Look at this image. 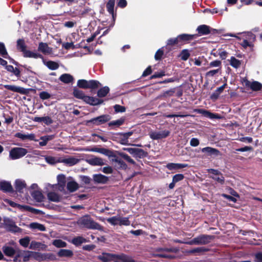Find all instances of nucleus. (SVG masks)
<instances>
[{
  "label": "nucleus",
  "instance_id": "obj_47",
  "mask_svg": "<svg viewBox=\"0 0 262 262\" xmlns=\"http://www.w3.org/2000/svg\"><path fill=\"white\" fill-rule=\"evenodd\" d=\"M0 188L1 189L6 191H10L12 189L11 184L7 182H2L0 183Z\"/></svg>",
  "mask_w": 262,
  "mask_h": 262
},
{
  "label": "nucleus",
  "instance_id": "obj_3",
  "mask_svg": "<svg viewBox=\"0 0 262 262\" xmlns=\"http://www.w3.org/2000/svg\"><path fill=\"white\" fill-rule=\"evenodd\" d=\"M73 95L78 99L83 100L86 103L91 105H96L98 104V100L93 97L85 95L84 92L77 89H74Z\"/></svg>",
  "mask_w": 262,
  "mask_h": 262
},
{
  "label": "nucleus",
  "instance_id": "obj_29",
  "mask_svg": "<svg viewBox=\"0 0 262 262\" xmlns=\"http://www.w3.org/2000/svg\"><path fill=\"white\" fill-rule=\"evenodd\" d=\"M46 248V246L39 242L32 241L29 246V248L33 250L43 249Z\"/></svg>",
  "mask_w": 262,
  "mask_h": 262
},
{
  "label": "nucleus",
  "instance_id": "obj_57",
  "mask_svg": "<svg viewBox=\"0 0 262 262\" xmlns=\"http://www.w3.org/2000/svg\"><path fill=\"white\" fill-rule=\"evenodd\" d=\"M184 178V176L182 174H177L173 176L172 178V180L173 181V182H175L176 183L182 181Z\"/></svg>",
  "mask_w": 262,
  "mask_h": 262
},
{
  "label": "nucleus",
  "instance_id": "obj_31",
  "mask_svg": "<svg viewBox=\"0 0 262 262\" xmlns=\"http://www.w3.org/2000/svg\"><path fill=\"white\" fill-rule=\"evenodd\" d=\"M93 179L97 183H105L107 181L108 178L101 174H96L93 176Z\"/></svg>",
  "mask_w": 262,
  "mask_h": 262
},
{
  "label": "nucleus",
  "instance_id": "obj_58",
  "mask_svg": "<svg viewBox=\"0 0 262 262\" xmlns=\"http://www.w3.org/2000/svg\"><path fill=\"white\" fill-rule=\"evenodd\" d=\"M40 98L42 100L48 99L51 97V95L47 92H42L39 94Z\"/></svg>",
  "mask_w": 262,
  "mask_h": 262
},
{
  "label": "nucleus",
  "instance_id": "obj_37",
  "mask_svg": "<svg viewBox=\"0 0 262 262\" xmlns=\"http://www.w3.org/2000/svg\"><path fill=\"white\" fill-rule=\"evenodd\" d=\"M115 0H109L106 4V9L107 11L112 15L113 18H114V6Z\"/></svg>",
  "mask_w": 262,
  "mask_h": 262
},
{
  "label": "nucleus",
  "instance_id": "obj_52",
  "mask_svg": "<svg viewBox=\"0 0 262 262\" xmlns=\"http://www.w3.org/2000/svg\"><path fill=\"white\" fill-rule=\"evenodd\" d=\"M23 252H24V250H18L16 252L15 256L14 258V262H20L21 258L23 259V255H24Z\"/></svg>",
  "mask_w": 262,
  "mask_h": 262
},
{
  "label": "nucleus",
  "instance_id": "obj_62",
  "mask_svg": "<svg viewBox=\"0 0 262 262\" xmlns=\"http://www.w3.org/2000/svg\"><path fill=\"white\" fill-rule=\"evenodd\" d=\"M163 55V51L161 49H159L155 54V59L158 60L161 58L162 55Z\"/></svg>",
  "mask_w": 262,
  "mask_h": 262
},
{
  "label": "nucleus",
  "instance_id": "obj_51",
  "mask_svg": "<svg viewBox=\"0 0 262 262\" xmlns=\"http://www.w3.org/2000/svg\"><path fill=\"white\" fill-rule=\"evenodd\" d=\"M24 255H23L22 260L24 262H27L32 258V251H25L23 252Z\"/></svg>",
  "mask_w": 262,
  "mask_h": 262
},
{
  "label": "nucleus",
  "instance_id": "obj_42",
  "mask_svg": "<svg viewBox=\"0 0 262 262\" xmlns=\"http://www.w3.org/2000/svg\"><path fill=\"white\" fill-rule=\"evenodd\" d=\"M79 161V159L74 157H71L63 160V162L70 166L75 165L78 163Z\"/></svg>",
  "mask_w": 262,
  "mask_h": 262
},
{
  "label": "nucleus",
  "instance_id": "obj_26",
  "mask_svg": "<svg viewBox=\"0 0 262 262\" xmlns=\"http://www.w3.org/2000/svg\"><path fill=\"white\" fill-rule=\"evenodd\" d=\"M26 184L25 181L22 180H16L15 181V189L20 192H23L26 189Z\"/></svg>",
  "mask_w": 262,
  "mask_h": 262
},
{
  "label": "nucleus",
  "instance_id": "obj_10",
  "mask_svg": "<svg viewBox=\"0 0 262 262\" xmlns=\"http://www.w3.org/2000/svg\"><path fill=\"white\" fill-rule=\"evenodd\" d=\"M170 132L167 130H164L162 131H152L149 133V136L150 138L153 140H159L165 138L169 135Z\"/></svg>",
  "mask_w": 262,
  "mask_h": 262
},
{
  "label": "nucleus",
  "instance_id": "obj_36",
  "mask_svg": "<svg viewBox=\"0 0 262 262\" xmlns=\"http://www.w3.org/2000/svg\"><path fill=\"white\" fill-rule=\"evenodd\" d=\"M57 255L59 257H71L73 255V253L72 251L68 249H61L60 250Z\"/></svg>",
  "mask_w": 262,
  "mask_h": 262
},
{
  "label": "nucleus",
  "instance_id": "obj_38",
  "mask_svg": "<svg viewBox=\"0 0 262 262\" xmlns=\"http://www.w3.org/2000/svg\"><path fill=\"white\" fill-rule=\"evenodd\" d=\"M202 151L204 153H207L209 155H218L219 152L217 149L210 147H206L202 148Z\"/></svg>",
  "mask_w": 262,
  "mask_h": 262
},
{
  "label": "nucleus",
  "instance_id": "obj_50",
  "mask_svg": "<svg viewBox=\"0 0 262 262\" xmlns=\"http://www.w3.org/2000/svg\"><path fill=\"white\" fill-rule=\"evenodd\" d=\"M17 47L18 49L24 53L26 50V47L24 40L20 39H18L17 41Z\"/></svg>",
  "mask_w": 262,
  "mask_h": 262
},
{
  "label": "nucleus",
  "instance_id": "obj_53",
  "mask_svg": "<svg viewBox=\"0 0 262 262\" xmlns=\"http://www.w3.org/2000/svg\"><path fill=\"white\" fill-rule=\"evenodd\" d=\"M124 121V119L123 118H120L117 120H114L108 123L109 126H119L121 125Z\"/></svg>",
  "mask_w": 262,
  "mask_h": 262
},
{
  "label": "nucleus",
  "instance_id": "obj_30",
  "mask_svg": "<svg viewBox=\"0 0 262 262\" xmlns=\"http://www.w3.org/2000/svg\"><path fill=\"white\" fill-rule=\"evenodd\" d=\"M194 35L183 34L178 36L179 42H183L191 40L194 38Z\"/></svg>",
  "mask_w": 262,
  "mask_h": 262
},
{
  "label": "nucleus",
  "instance_id": "obj_18",
  "mask_svg": "<svg viewBox=\"0 0 262 262\" xmlns=\"http://www.w3.org/2000/svg\"><path fill=\"white\" fill-rule=\"evenodd\" d=\"M58 183L54 184L53 185H57L58 190L60 191L64 190V187L66 185V177L63 174H59L57 176Z\"/></svg>",
  "mask_w": 262,
  "mask_h": 262
},
{
  "label": "nucleus",
  "instance_id": "obj_34",
  "mask_svg": "<svg viewBox=\"0 0 262 262\" xmlns=\"http://www.w3.org/2000/svg\"><path fill=\"white\" fill-rule=\"evenodd\" d=\"M73 77L69 74H62L59 77V80L64 83H69L73 81Z\"/></svg>",
  "mask_w": 262,
  "mask_h": 262
},
{
  "label": "nucleus",
  "instance_id": "obj_24",
  "mask_svg": "<svg viewBox=\"0 0 262 262\" xmlns=\"http://www.w3.org/2000/svg\"><path fill=\"white\" fill-rule=\"evenodd\" d=\"M15 136L23 140L28 139L30 140L36 141V140L35 139V135L33 134H25L21 133H17L15 134Z\"/></svg>",
  "mask_w": 262,
  "mask_h": 262
},
{
  "label": "nucleus",
  "instance_id": "obj_27",
  "mask_svg": "<svg viewBox=\"0 0 262 262\" xmlns=\"http://www.w3.org/2000/svg\"><path fill=\"white\" fill-rule=\"evenodd\" d=\"M2 249L4 254L7 256L12 257L16 253V251L13 248L8 246H4Z\"/></svg>",
  "mask_w": 262,
  "mask_h": 262
},
{
  "label": "nucleus",
  "instance_id": "obj_33",
  "mask_svg": "<svg viewBox=\"0 0 262 262\" xmlns=\"http://www.w3.org/2000/svg\"><path fill=\"white\" fill-rule=\"evenodd\" d=\"M29 227L33 230H37L38 231H44L46 230V227L42 224L33 222L29 224Z\"/></svg>",
  "mask_w": 262,
  "mask_h": 262
},
{
  "label": "nucleus",
  "instance_id": "obj_12",
  "mask_svg": "<svg viewBox=\"0 0 262 262\" xmlns=\"http://www.w3.org/2000/svg\"><path fill=\"white\" fill-rule=\"evenodd\" d=\"M89 151L96 152L105 155L108 157H115L114 153L110 150L104 148H92L87 150Z\"/></svg>",
  "mask_w": 262,
  "mask_h": 262
},
{
  "label": "nucleus",
  "instance_id": "obj_48",
  "mask_svg": "<svg viewBox=\"0 0 262 262\" xmlns=\"http://www.w3.org/2000/svg\"><path fill=\"white\" fill-rule=\"evenodd\" d=\"M45 65L50 70H55L58 68V64L54 61H49L45 63Z\"/></svg>",
  "mask_w": 262,
  "mask_h": 262
},
{
  "label": "nucleus",
  "instance_id": "obj_46",
  "mask_svg": "<svg viewBox=\"0 0 262 262\" xmlns=\"http://www.w3.org/2000/svg\"><path fill=\"white\" fill-rule=\"evenodd\" d=\"M110 89L107 86H104L100 89L97 93V95L99 97H105L109 92Z\"/></svg>",
  "mask_w": 262,
  "mask_h": 262
},
{
  "label": "nucleus",
  "instance_id": "obj_23",
  "mask_svg": "<svg viewBox=\"0 0 262 262\" xmlns=\"http://www.w3.org/2000/svg\"><path fill=\"white\" fill-rule=\"evenodd\" d=\"M24 56L25 57L37 58H43L42 56L36 52H32L30 50H26L24 53Z\"/></svg>",
  "mask_w": 262,
  "mask_h": 262
},
{
  "label": "nucleus",
  "instance_id": "obj_39",
  "mask_svg": "<svg viewBox=\"0 0 262 262\" xmlns=\"http://www.w3.org/2000/svg\"><path fill=\"white\" fill-rule=\"evenodd\" d=\"M86 239L84 238V237H83L82 236H77V237H74L72 240V244H73L74 245H75L77 246H79L81 244H82L84 243H86Z\"/></svg>",
  "mask_w": 262,
  "mask_h": 262
},
{
  "label": "nucleus",
  "instance_id": "obj_28",
  "mask_svg": "<svg viewBox=\"0 0 262 262\" xmlns=\"http://www.w3.org/2000/svg\"><path fill=\"white\" fill-rule=\"evenodd\" d=\"M67 188L70 192H73L76 191L78 188V184L74 181H70L67 183Z\"/></svg>",
  "mask_w": 262,
  "mask_h": 262
},
{
  "label": "nucleus",
  "instance_id": "obj_21",
  "mask_svg": "<svg viewBox=\"0 0 262 262\" xmlns=\"http://www.w3.org/2000/svg\"><path fill=\"white\" fill-rule=\"evenodd\" d=\"M32 198L37 202H43L45 196L40 190H33L31 191Z\"/></svg>",
  "mask_w": 262,
  "mask_h": 262
},
{
  "label": "nucleus",
  "instance_id": "obj_59",
  "mask_svg": "<svg viewBox=\"0 0 262 262\" xmlns=\"http://www.w3.org/2000/svg\"><path fill=\"white\" fill-rule=\"evenodd\" d=\"M220 72H221L220 68H218L215 70H213L208 71V72L206 73V75L208 77H212L214 75H215L216 74H217Z\"/></svg>",
  "mask_w": 262,
  "mask_h": 262
},
{
  "label": "nucleus",
  "instance_id": "obj_16",
  "mask_svg": "<svg viewBox=\"0 0 262 262\" xmlns=\"http://www.w3.org/2000/svg\"><path fill=\"white\" fill-rule=\"evenodd\" d=\"M196 112L199 114L203 115L205 117L209 118L211 119L221 118V116L217 114L212 113L208 111L203 109L197 110Z\"/></svg>",
  "mask_w": 262,
  "mask_h": 262
},
{
  "label": "nucleus",
  "instance_id": "obj_11",
  "mask_svg": "<svg viewBox=\"0 0 262 262\" xmlns=\"http://www.w3.org/2000/svg\"><path fill=\"white\" fill-rule=\"evenodd\" d=\"M119 255V254L117 255L108 253H103L102 254L99 255L98 258L102 262H109L115 259H118Z\"/></svg>",
  "mask_w": 262,
  "mask_h": 262
},
{
  "label": "nucleus",
  "instance_id": "obj_41",
  "mask_svg": "<svg viewBox=\"0 0 262 262\" xmlns=\"http://www.w3.org/2000/svg\"><path fill=\"white\" fill-rule=\"evenodd\" d=\"M113 161L116 163V166H117L118 168L125 169L127 168L126 164L122 160L116 158L113 159Z\"/></svg>",
  "mask_w": 262,
  "mask_h": 262
},
{
  "label": "nucleus",
  "instance_id": "obj_15",
  "mask_svg": "<svg viewBox=\"0 0 262 262\" xmlns=\"http://www.w3.org/2000/svg\"><path fill=\"white\" fill-rule=\"evenodd\" d=\"M38 51L45 55H49L52 53V49L47 43L42 42L39 43Z\"/></svg>",
  "mask_w": 262,
  "mask_h": 262
},
{
  "label": "nucleus",
  "instance_id": "obj_56",
  "mask_svg": "<svg viewBox=\"0 0 262 262\" xmlns=\"http://www.w3.org/2000/svg\"><path fill=\"white\" fill-rule=\"evenodd\" d=\"M32 258L39 260L44 258V255L40 253L32 251Z\"/></svg>",
  "mask_w": 262,
  "mask_h": 262
},
{
  "label": "nucleus",
  "instance_id": "obj_55",
  "mask_svg": "<svg viewBox=\"0 0 262 262\" xmlns=\"http://www.w3.org/2000/svg\"><path fill=\"white\" fill-rule=\"evenodd\" d=\"M189 56L190 53L189 51L186 49L182 50L180 54L181 58L183 60H186L189 58Z\"/></svg>",
  "mask_w": 262,
  "mask_h": 262
},
{
  "label": "nucleus",
  "instance_id": "obj_54",
  "mask_svg": "<svg viewBox=\"0 0 262 262\" xmlns=\"http://www.w3.org/2000/svg\"><path fill=\"white\" fill-rule=\"evenodd\" d=\"M118 217L119 216H113L112 217L107 219L106 220L112 225H118Z\"/></svg>",
  "mask_w": 262,
  "mask_h": 262
},
{
  "label": "nucleus",
  "instance_id": "obj_43",
  "mask_svg": "<svg viewBox=\"0 0 262 262\" xmlns=\"http://www.w3.org/2000/svg\"><path fill=\"white\" fill-rule=\"evenodd\" d=\"M0 54L4 58L10 59L6 49L5 45L2 42H0Z\"/></svg>",
  "mask_w": 262,
  "mask_h": 262
},
{
  "label": "nucleus",
  "instance_id": "obj_45",
  "mask_svg": "<svg viewBox=\"0 0 262 262\" xmlns=\"http://www.w3.org/2000/svg\"><path fill=\"white\" fill-rule=\"evenodd\" d=\"M118 225L122 226H128L130 225V223L128 220V217H118Z\"/></svg>",
  "mask_w": 262,
  "mask_h": 262
},
{
  "label": "nucleus",
  "instance_id": "obj_4",
  "mask_svg": "<svg viewBox=\"0 0 262 262\" xmlns=\"http://www.w3.org/2000/svg\"><path fill=\"white\" fill-rule=\"evenodd\" d=\"M77 86L82 89H97L101 86L100 83L95 80H86L84 79L78 80Z\"/></svg>",
  "mask_w": 262,
  "mask_h": 262
},
{
  "label": "nucleus",
  "instance_id": "obj_22",
  "mask_svg": "<svg viewBox=\"0 0 262 262\" xmlns=\"http://www.w3.org/2000/svg\"><path fill=\"white\" fill-rule=\"evenodd\" d=\"M33 121L36 122H43L46 125H50L53 123V120L49 116L45 117H35L33 119Z\"/></svg>",
  "mask_w": 262,
  "mask_h": 262
},
{
  "label": "nucleus",
  "instance_id": "obj_13",
  "mask_svg": "<svg viewBox=\"0 0 262 262\" xmlns=\"http://www.w3.org/2000/svg\"><path fill=\"white\" fill-rule=\"evenodd\" d=\"M209 171L212 175L210 176V177L217 181L220 184H223L224 182V178L223 176L217 170L214 169H209Z\"/></svg>",
  "mask_w": 262,
  "mask_h": 262
},
{
  "label": "nucleus",
  "instance_id": "obj_64",
  "mask_svg": "<svg viewBox=\"0 0 262 262\" xmlns=\"http://www.w3.org/2000/svg\"><path fill=\"white\" fill-rule=\"evenodd\" d=\"M200 142L197 138H192L190 141V144L191 146L196 147L199 145Z\"/></svg>",
  "mask_w": 262,
  "mask_h": 262
},
{
  "label": "nucleus",
  "instance_id": "obj_49",
  "mask_svg": "<svg viewBox=\"0 0 262 262\" xmlns=\"http://www.w3.org/2000/svg\"><path fill=\"white\" fill-rule=\"evenodd\" d=\"M30 242V238L29 236H26L24 238L19 240V243L23 247L27 248L28 247Z\"/></svg>",
  "mask_w": 262,
  "mask_h": 262
},
{
  "label": "nucleus",
  "instance_id": "obj_7",
  "mask_svg": "<svg viewBox=\"0 0 262 262\" xmlns=\"http://www.w3.org/2000/svg\"><path fill=\"white\" fill-rule=\"evenodd\" d=\"M212 238V236L202 235L193 238L192 241L187 243L189 245H204L209 243Z\"/></svg>",
  "mask_w": 262,
  "mask_h": 262
},
{
  "label": "nucleus",
  "instance_id": "obj_20",
  "mask_svg": "<svg viewBox=\"0 0 262 262\" xmlns=\"http://www.w3.org/2000/svg\"><path fill=\"white\" fill-rule=\"evenodd\" d=\"M133 135L132 132H129L125 133H121L118 134L119 142L121 144L127 145L128 144V138Z\"/></svg>",
  "mask_w": 262,
  "mask_h": 262
},
{
  "label": "nucleus",
  "instance_id": "obj_60",
  "mask_svg": "<svg viewBox=\"0 0 262 262\" xmlns=\"http://www.w3.org/2000/svg\"><path fill=\"white\" fill-rule=\"evenodd\" d=\"M209 66L210 67H218L221 69V61L217 60L211 61L209 63Z\"/></svg>",
  "mask_w": 262,
  "mask_h": 262
},
{
  "label": "nucleus",
  "instance_id": "obj_63",
  "mask_svg": "<svg viewBox=\"0 0 262 262\" xmlns=\"http://www.w3.org/2000/svg\"><path fill=\"white\" fill-rule=\"evenodd\" d=\"M46 161L51 164H54L56 163V159L51 156H47L45 157Z\"/></svg>",
  "mask_w": 262,
  "mask_h": 262
},
{
  "label": "nucleus",
  "instance_id": "obj_2",
  "mask_svg": "<svg viewBox=\"0 0 262 262\" xmlns=\"http://www.w3.org/2000/svg\"><path fill=\"white\" fill-rule=\"evenodd\" d=\"M78 223L83 227L91 229L102 230V227L97 223L94 222L90 216H84L78 220Z\"/></svg>",
  "mask_w": 262,
  "mask_h": 262
},
{
  "label": "nucleus",
  "instance_id": "obj_5",
  "mask_svg": "<svg viewBox=\"0 0 262 262\" xmlns=\"http://www.w3.org/2000/svg\"><path fill=\"white\" fill-rule=\"evenodd\" d=\"M28 153L27 149L22 147H13L9 151V158L11 160H16L25 156Z\"/></svg>",
  "mask_w": 262,
  "mask_h": 262
},
{
  "label": "nucleus",
  "instance_id": "obj_19",
  "mask_svg": "<svg viewBox=\"0 0 262 262\" xmlns=\"http://www.w3.org/2000/svg\"><path fill=\"white\" fill-rule=\"evenodd\" d=\"M87 162L89 164L93 166H102L105 164L104 160L100 158L93 157L88 160Z\"/></svg>",
  "mask_w": 262,
  "mask_h": 262
},
{
  "label": "nucleus",
  "instance_id": "obj_32",
  "mask_svg": "<svg viewBox=\"0 0 262 262\" xmlns=\"http://www.w3.org/2000/svg\"><path fill=\"white\" fill-rule=\"evenodd\" d=\"M125 150L129 154L136 157L140 156L144 153L143 150L140 148H127Z\"/></svg>",
  "mask_w": 262,
  "mask_h": 262
},
{
  "label": "nucleus",
  "instance_id": "obj_25",
  "mask_svg": "<svg viewBox=\"0 0 262 262\" xmlns=\"http://www.w3.org/2000/svg\"><path fill=\"white\" fill-rule=\"evenodd\" d=\"M187 166V164H182V163H168L166 165V167L170 170H176L182 169Z\"/></svg>",
  "mask_w": 262,
  "mask_h": 262
},
{
  "label": "nucleus",
  "instance_id": "obj_61",
  "mask_svg": "<svg viewBox=\"0 0 262 262\" xmlns=\"http://www.w3.org/2000/svg\"><path fill=\"white\" fill-rule=\"evenodd\" d=\"M179 43L178 37L174 38H170L167 40V45H173Z\"/></svg>",
  "mask_w": 262,
  "mask_h": 262
},
{
  "label": "nucleus",
  "instance_id": "obj_17",
  "mask_svg": "<svg viewBox=\"0 0 262 262\" xmlns=\"http://www.w3.org/2000/svg\"><path fill=\"white\" fill-rule=\"evenodd\" d=\"M196 112L199 114L203 115L205 117L209 118L211 119L221 118V116L217 114L212 113L208 111L203 109L197 110Z\"/></svg>",
  "mask_w": 262,
  "mask_h": 262
},
{
  "label": "nucleus",
  "instance_id": "obj_14",
  "mask_svg": "<svg viewBox=\"0 0 262 262\" xmlns=\"http://www.w3.org/2000/svg\"><path fill=\"white\" fill-rule=\"evenodd\" d=\"M5 88L13 92L18 93L21 94H25L27 93V90L23 87L14 85L6 84L3 85Z\"/></svg>",
  "mask_w": 262,
  "mask_h": 262
},
{
  "label": "nucleus",
  "instance_id": "obj_40",
  "mask_svg": "<svg viewBox=\"0 0 262 262\" xmlns=\"http://www.w3.org/2000/svg\"><path fill=\"white\" fill-rule=\"evenodd\" d=\"M52 244L57 248H64L67 247V244L61 239H57L53 240Z\"/></svg>",
  "mask_w": 262,
  "mask_h": 262
},
{
  "label": "nucleus",
  "instance_id": "obj_1",
  "mask_svg": "<svg viewBox=\"0 0 262 262\" xmlns=\"http://www.w3.org/2000/svg\"><path fill=\"white\" fill-rule=\"evenodd\" d=\"M58 190L57 185H52L50 184H47L45 186V190L47 198L50 201L54 202H59L61 197L55 191Z\"/></svg>",
  "mask_w": 262,
  "mask_h": 262
},
{
  "label": "nucleus",
  "instance_id": "obj_8",
  "mask_svg": "<svg viewBox=\"0 0 262 262\" xmlns=\"http://www.w3.org/2000/svg\"><path fill=\"white\" fill-rule=\"evenodd\" d=\"M110 119L111 117L110 115H103L91 119V120L88 121V122L91 123L95 125H100L108 121Z\"/></svg>",
  "mask_w": 262,
  "mask_h": 262
},
{
  "label": "nucleus",
  "instance_id": "obj_9",
  "mask_svg": "<svg viewBox=\"0 0 262 262\" xmlns=\"http://www.w3.org/2000/svg\"><path fill=\"white\" fill-rule=\"evenodd\" d=\"M245 85L247 89H250L253 91H262V84L257 81H244Z\"/></svg>",
  "mask_w": 262,
  "mask_h": 262
},
{
  "label": "nucleus",
  "instance_id": "obj_6",
  "mask_svg": "<svg viewBox=\"0 0 262 262\" xmlns=\"http://www.w3.org/2000/svg\"><path fill=\"white\" fill-rule=\"evenodd\" d=\"M4 201L8 204L9 205H10L12 207H17L18 208L20 211H28L29 212H31L32 213H37L38 212V210L33 208L32 207H31L27 205H21L18 204L8 199H5Z\"/></svg>",
  "mask_w": 262,
  "mask_h": 262
},
{
  "label": "nucleus",
  "instance_id": "obj_44",
  "mask_svg": "<svg viewBox=\"0 0 262 262\" xmlns=\"http://www.w3.org/2000/svg\"><path fill=\"white\" fill-rule=\"evenodd\" d=\"M229 62H230V65L232 67H233L234 68H236V69L238 68V67H239L241 64V61L235 58L233 56H232L230 58V59L229 60Z\"/></svg>",
  "mask_w": 262,
  "mask_h": 262
},
{
  "label": "nucleus",
  "instance_id": "obj_35",
  "mask_svg": "<svg viewBox=\"0 0 262 262\" xmlns=\"http://www.w3.org/2000/svg\"><path fill=\"white\" fill-rule=\"evenodd\" d=\"M196 30L201 35H207L210 33L209 27L205 25L199 26Z\"/></svg>",
  "mask_w": 262,
  "mask_h": 262
}]
</instances>
